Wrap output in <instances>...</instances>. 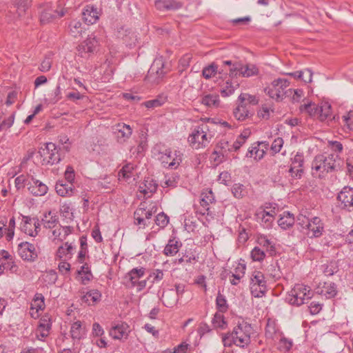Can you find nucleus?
<instances>
[{
    "label": "nucleus",
    "mask_w": 353,
    "mask_h": 353,
    "mask_svg": "<svg viewBox=\"0 0 353 353\" xmlns=\"http://www.w3.org/2000/svg\"><path fill=\"white\" fill-rule=\"evenodd\" d=\"M252 327L250 323L243 319L238 321L232 332L222 335V341L225 347H232L233 345L245 348L251 343L250 334Z\"/></svg>",
    "instance_id": "obj_1"
},
{
    "label": "nucleus",
    "mask_w": 353,
    "mask_h": 353,
    "mask_svg": "<svg viewBox=\"0 0 353 353\" xmlns=\"http://www.w3.org/2000/svg\"><path fill=\"white\" fill-rule=\"evenodd\" d=\"M340 161L341 159L337 154H317L312 161V175L316 178L323 179L327 173L341 170Z\"/></svg>",
    "instance_id": "obj_2"
},
{
    "label": "nucleus",
    "mask_w": 353,
    "mask_h": 353,
    "mask_svg": "<svg viewBox=\"0 0 353 353\" xmlns=\"http://www.w3.org/2000/svg\"><path fill=\"white\" fill-rule=\"evenodd\" d=\"M314 292L310 287L303 284H296L290 291L286 300L292 305L300 306L313 297Z\"/></svg>",
    "instance_id": "obj_3"
},
{
    "label": "nucleus",
    "mask_w": 353,
    "mask_h": 353,
    "mask_svg": "<svg viewBox=\"0 0 353 353\" xmlns=\"http://www.w3.org/2000/svg\"><path fill=\"white\" fill-rule=\"evenodd\" d=\"M38 152L41 159L42 165H52L59 163L61 160L59 150L52 142L43 144L39 148Z\"/></svg>",
    "instance_id": "obj_4"
},
{
    "label": "nucleus",
    "mask_w": 353,
    "mask_h": 353,
    "mask_svg": "<svg viewBox=\"0 0 353 353\" xmlns=\"http://www.w3.org/2000/svg\"><path fill=\"white\" fill-rule=\"evenodd\" d=\"M290 85V82L286 79L278 78L271 83V87L265 88V92L272 99L277 101H282L288 92H292V89H285Z\"/></svg>",
    "instance_id": "obj_5"
},
{
    "label": "nucleus",
    "mask_w": 353,
    "mask_h": 353,
    "mask_svg": "<svg viewBox=\"0 0 353 353\" xmlns=\"http://www.w3.org/2000/svg\"><path fill=\"white\" fill-rule=\"evenodd\" d=\"M250 288L251 294L256 298L262 297L265 294L268 287L267 281L263 273L257 270L252 272L250 277Z\"/></svg>",
    "instance_id": "obj_6"
},
{
    "label": "nucleus",
    "mask_w": 353,
    "mask_h": 353,
    "mask_svg": "<svg viewBox=\"0 0 353 353\" xmlns=\"http://www.w3.org/2000/svg\"><path fill=\"white\" fill-rule=\"evenodd\" d=\"M164 62L161 59H156L152 63L145 79L153 83H159L165 75Z\"/></svg>",
    "instance_id": "obj_7"
},
{
    "label": "nucleus",
    "mask_w": 353,
    "mask_h": 353,
    "mask_svg": "<svg viewBox=\"0 0 353 353\" xmlns=\"http://www.w3.org/2000/svg\"><path fill=\"white\" fill-rule=\"evenodd\" d=\"M98 45L99 41L95 37H88L77 47L78 55L82 58L88 59L94 54Z\"/></svg>",
    "instance_id": "obj_8"
},
{
    "label": "nucleus",
    "mask_w": 353,
    "mask_h": 353,
    "mask_svg": "<svg viewBox=\"0 0 353 353\" xmlns=\"http://www.w3.org/2000/svg\"><path fill=\"white\" fill-rule=\"evenodd\" d=\"M190 145L196 149L205 148L210 143L203 127H196L188 137Z\"/></svg>",
    "instance_id": "obj_9"
},
{
    "label": "nucleus",
    "mask_w": 353,
    "mask_h": 353,
    "mask_svg": "<svg viewBox=\"0 0 353 353\" xmlns=\"http://www.w3.org/2000/svg\"><path fill=\"white\" fill-rule=\"evenodd\" d=\"M18 253L23 260L30 262L34 261L38 256L34 245L27 241L18 245Z\"/></svg>",
    "instance_id": "obj_10"
},
{
    "label": "nucleus",
    "mask_w": 353,
    "mask_h": 353,
    "mask_svg": "<svg viewBox=\"0 0 353 353\" xmlns=\"http://www.w3.org/2000/svg\"><path fill=\"white\" fill-rule=\"evenodd\" d=\"M292 165L289 169L291 176L294 179H301L303 174L304 157L302 153L297 152L291 159Z\"/></svg>",
    "instance_id": "obj_11"
},
{
    "label": "nucleus",
    "mask_w": 353,
    "mask_h": 353,
    "mask_svg": "<svg viewBox=\"0 0 353 353\" xmlns=\"http://www.w3.org/2000/svg\"><path fill=\"white\" fill-rule=\"evenodd\" d=\"M337 199L341 203V208L349 212L353 211V188L345 186L338 194Z\"/></svg>",
    "instance_id": "obj_12"
},
{
    "label": "nucleus",
    "mask_w": 353,
    "mask_h": 353,
    "mask_svg": "<svg viewBox=\"0 0 353 353\" xmlns=\"http://www.w3.org/2000/svg\"><path fill=\"white\" fill-rule=\"evenodd\" d=\"M215 202L214 194L211 190H206L201 193L200 205L201 208L197 211L201 215L212 216V212L210 210V204Z\"/></svg>",
    "instance_id": "obj_13"
},
{
    "label": "nucleus",
    "mask_w": 353,
    "mask_h": 353,
    "mask_svg": "<svg viewBox=\"0 0 353 353\" xmlns=\"http://www.w3.org/2000/svg\"><path fill=\"white\" fill-rule=\"evenodd\" d=\"M65 12L63 10L58 11L49 6H46L40 14V22L42 25L47 24L57 18H61L65 15Z\"/></svg>",
    "instance_id": "obj_14"
},
{
    "label": "nucleus",
    "mask_w": 353,
    "mask_h": 353,
    "mask_svg": "<svg viewBox=\"0 0 353 353\" xmlns=\"http://www.w3.org/2000/svg\"><path fill=\"white\" fill-rule=\"evenodd\" d=\"M154 6L160 12L175 11L183 7V3L176 0H155Z\"/></svg>",
    "instance_id": "obj_15"
},
{
    "label": "nucleus",
    "mask_w": 353,
    "mask_h": 353,
    "mask_svg": "<svg viewBox=\"0 0 353 353\" xmlns=\"http://www.w3.org/2000/svg\"><path fill=\"white\" fill-rule=\"evenodd\" d=\"M113 129L114 130V133L117 134L118 142L121 143L125 142L132 133L131 127L123 123L116 124Z\"/></svg>",
    "instance_id": "obj_16"
},
{
    "label": "nucleus",
    "mask_w": 353,
    "mask_h": 353,
    "mask_svg": "<svg viewBox=\"0 0 353 353\" xmlns=\"http://www.w3.org/2000/svg\"><path fill=\"white\" fill-rule=\"evenodd\" d=\"M97 8L92 5H87L82 12V19L88 25L94 24L99 19Z\"/></svg>",
    "instance_id": "obj_17"
},
{
    "label": "nucleus",
    "mask_w": 353,
    "mask_h": 353,
    "mask_svg": "<svg viewBox=\"0 0 353 353\" xmlns=\"http://www.w3.org/2000/svg\"><path fill=\"white\" fill-rule=\"evenodd\" d=\"M307 229L312 232L311 237L318 238L321 236L324 232V224L321 218L314 216L310 219Z\"/></svg>",
    "instance_id": "obj_18"
},
{
    "label": "nucleus",
    "mask_w": 353,
    "mask_h": 353,
    "mask_svg": "<svg viewBox=\"0 0 353 353\" xmlns=\"http://www.w3.org/2000/svg\"><path fill=\"white\" fill-rule=\"evenodd\" d=\"M174 156L175 157H174L170 149L165 150L164 154L161 157V163L165 167L167 166L168 168L176 169L181 162V158H178L176 154H174Z\"/></svg>",
    "instance_id": "obj_19"
},
{
    "label": "nucleus",
    "mask_w": 353,
    "mask_h": 353,
    "mask_svg": "<svg viewBox=\"0 0 353 353\" xmlns=\"http://www.w3.org/2000/svg\"><path fill=\"white\" fill-rule=\"evenodd\" d=\"M32 183H30L28 189L30 192V193L36 196H41L45 195L48 190V186L42 183L41 181L34 179L32 176Z\"/></svg>",
    "instance_id": "obj_20"
},
{
    "label": "nucleus",
    "mask_w": 353,
    "mask_h": 353,
    "mask_svg": "<svg viewBox=\"0 0 353 353\" xmlns=\"http://www.w3.org/2000/svg\"><path fill=\"white\" fill-rule=\"evenodd\" d=\"M158 184L153 179L149 177L144 180V182L139 185V191L145 196L150 197L152 194L156 192Z\"/></svg>",
    "instance_id": "obj_21"
},
{
    "label": "nucleus",
    "mask_w": 353,
    "mask_h": 353,
    "mask_svg": "<svg viewBox=\"0 0 353 353\" xmlns=\"http://www.w3.org/2000/svg\"><path fill=\"white\" fill-rule=\"evenodd\" d=\"M278 225L283 230H288L293 226L295 222L294 216L289 211H285L280 214Z\"/></svg>",
    "instance_id": "obj_22"
},
{
    "label": "nucleus",
    "mask_w": 353,
    "mask_h": 353,
    "mask_svg": "<svg viewBox=\"0 0 353 353\" xmlns=\"http://www.w3.org/2000/svg\"><path fill=\"white\" fill-rule=\"evenodd\" d=\"M56 192L61 196H72L74 191L73 183L58 181L55 185Z\"/></svg>",
    "instance_id": "obj_23"
},
{
    "label": "nucleus",
    "mask_w": 353,
    "mask_h": 353,
    "mask_svg": "<svg viewBox=\"0 0 353 353\" xmlns=\"http://www.w3.org/2000/svg\"><path fill=\"white\" fill-rule=\"evenodd\" d=\"M85 327L83 325L81 321H77L72 324L70 334L73 339L80 340L85 337Z\"/></svg>",
    "instance_id": "obj_24"
},
{
    "label": "nucleus",
    "mask_w": 353,
    "mask_h": 353,
    "mask_svg": "<svg viewBox=\"0 0 353 353\" xmlns=\"http://www.w3.org/2000/svg\"><path fill=\"white\" fill-rule=\"evenodd\" d=\"M128 325L126 323L117 325L110 330V335L114 339L127 338L128 336Z\"/></svg>",
    "instance_id": "obj_25"
},
{
    "label": "nucleus",
    "mask_w": 353,
    "mask_h": 353,
    "mask_svg": "<svg viewBox=\"0 0 353 353\" xmlns=\"http://www.w3.org/2000/svg\"><path fill=\"white\" fill-rule=\"evenodd\" d=\"M182 246V243L180 241L176 239V238L169 239L166 244L163 253L165 256H174Z\"/></svg>",
    "instance_id": "obj_26"
},
{
    "label": "nucleus",
    "mask_w": 353,
    "mask_h": 353,
    "mask_svg": "<svg viewBox=\"0 0 353 353\" xmlns=\"http://www.w3.org/2000/svg\"><path fill=\"white\" fill-rule=\"evenodd\" d=\"M233 114L234 117L239 121H244L245 119L248 118L250 115H252L250 112L249 107L247 106V103L241 102L234 110Z\"/></svg>",
    "instance_id": "obj_27"
},
{
    "label": "nucleus",
    "mask_w": 353,
    "mask_h": 353,
    "mask_svg": "<svg viewBox=\"0 0 353 353\" xmlns=\"http://www.w3.org/2000/svg\"><path fill=\"white\" fill-rule=\"evenodd\" d=\"M125 34H123L121 31L118 32V37L121 38L125 44L132 48L134 46L138 41L136 33L130 30H125Z\"/></svg>",
    "instance_id": "obj_28"
},
{
    "label": "nucleus",
    "mask_w": 353,
    "mask_h": 353,
    "mask_svg": "<svg viewBox=\"0 0 353 353\" xmlns=\"http://www.w3.org/2000/svg\"><path fill=\"white\" fill-rule=\"evenodd\" d=\"M219 72V74H224V70L222 68H220L219 70V66L215 63H212L210 65L205 67L203 69L202 74L203 77L206 79H209L212 78V77H214L215 74Z\"/></svg>",
    "instance_id": "obj_29"
},
{
    "label": "nucleus",
    "mask_w": 353,
    "mask_h": 353,
    "mask_svg": "<svg viewBox=\"0 0 353 353\" xmlns=\"http://www.w3.org/2000/svg\"><path fill=\"white\" fill-rule=\"evenodd\" d=\"M163 303L167 307H172L179 300L177 295L175 294L174 290H169L165 294H163Z\"/></svg>",
    "instance_id": "obj_30"
},
{
    "label": "nucleus",
    "mask_w": 353,
    "mask_h": 353,
    "mask_svg": "<svg viewBox=\"0 0 353 353\" xmlns=\"http://www.w3.org/2000/svg\"><path fill=\"white\" fill-rule=\"evenodd\" d=\"M301 112H307L310 117H317L319 114V111H322V108H319V105H316L314 103H307L300 106Z\"/></svg>",
    "instance_id": "obj_31"
},
{
    "label": "nucleus",
    "mask_w": 353,
    "mask_h": 353,
    "mask_svg": "<svg viewBox=\"0 0 353 353\" xmlns=\"http://www.w3.org/2000/svg\"><path fill=\"white\" fill-rule=\"evenodd\" d=\"M23 221L21 225V231L30 236H36V230H33V225H32V218L28 216H23Z\"/></svg>",
    "instance_id": "obj_32"
},
{
    "label": "nucleus",
    "mask_w": 353,
    "mask_h": 353,
    "mask_svg": "<svg viewBox=\"0 0 353 353\" xmlns=\"http://www.w3.org/2000/svg\"><path fill=\"white\" fill-rule=\"evenodd\" d=\"M145 270L144 268H133L128 273L126 277H128L132 285L134 286L137 281L144 275Z\"/></svg>",
    "instance_id": "obj_33"
},
{
    "label": "nucleus",
    "mask_w": 353,
    "mask_h": 353,
    "mask_svg": "<svg viewBox=\"0 0 353 353\" xmlns=\"http://www.w3.org/2000/svg\"><path fill=\"white\" fill-rule=\"evenodd\" d=\"M219 103V97L216 94H206L201 99V103L209 108H217Z\"/></svg>",
    "instance_id": "obj_34"
},
{
    "label": "nucleus",
    "mask_w": 353,
    "mask_h": 353,
    "mask_svg": "<svg viewBox=\"0 0 353 353\" xmlns=\"http://www.w3.org/2000/svg\"><path fill=\"white\" fill-rule=\"evenodd\" d=\"M212 325L214 328L224 330L227 327L228 323L223 316V313L216 312L212 320Z\"/></svg>",
    "instance_id": "obj_35"
},
{
    "label": "nucleus",
    "mask_w": 353,
    "mask_h": 353,
    "mask_svg": "<svg viewBox=\"0 0 353 353\" xmlns=\"http://www.w3.org/2000/svg\"><path fill=\"white\" fill-rule=\"evenodd\" d=\"M69 28L71 35L75 38L81 37L82 32L85 30L80 21L74 20L70 23Z\"/></svg>",
    "instance_id": "obj_36"
},
{
    "label": "nucleus",
    "mask_w": 353,
    "mask_h": 353,
    "mask_svg": "<svg viewBox=\"0 0 353 353\" xmlns=\"http://www.w3.org/2000/svg\"><path fill=\"white\" fill-rule=\"evenodd\" d=\"M216 308L217 312L221 313H225L229 309V305L227 303L226 299L225 296L220 292V291H219L216 298Z\"/></svg>",
    "instance_id": "obj_37"
},
{
    "label": "nucleus",
    "mask_w": 353,
    "mask_h": 353,
    "mask_svg": "<svg viewBox=\"0 0 353 353\" xmlns=\"http://www.w3.org/2000/svg\"><path fill=\"white\" fill-rule=\"evenodd\" d=\"M44 301L45 298L42 294L36 293L33 299V303L31 304L30 309H36V313H37L39 310H44L46 307Z\"/></svg>",
    "instance_id": "obj_38"
},
{
    "label": "nucleus",
    "mask_w": 353,
    "mask_h": 353,
    "mask_svg": "<svg viewBox=\"0 0 353 353\" xmlns=\"http://www.w3.org/2000/svg\"><path fill=\"white\" fill-rule=\"evenodd\" d=\"M11 3L17 9L19 17L24 15L29 8L27 0H12Z\"/></svg>",
    "instance_id": "obj_39"
},
{
    "label": "nucleus",
    "mask_w": 353,
    "mask_h": 353,
    "mask_svg": "<svg viewBox=\"0 0 353 353\" xmlns=\"http://www.w3.org/2000/svg\"><path fill=\"white\" fill-rule=\"evenodd\" d=\"M230 143L225 140H221L216 145L213 154H220L222 157H228Z\"/></svg>",
    "instance_id": "obj_40"
},
{
    "label": "nucleus",
    "mask_w": 353,
    "mask_h": 353,
    "mask_svg": "<svg viewBox=\"0 0 353 353\" xmlns=\"http://www.w3.org/2000/svg\"><path fill=\"white\" fill-rule=\"evenodd\" d=\"M321 292L328 299L334 298L337 294L336 285L332 282L325 283Z\"/></svg>",
    "instance_id": "obj_41"
},
{
    "label": "nucleus",
    "mask_w": 353,
    "mask_h": 353,
    "mask_svg": "<svg viewBox=\"0 0 353 353\" xmlns=\"http://www.w3.org/2000/svg\"><path fill=\"white\" fill-rule=\"evenodd\" d=\"M45 219H42V222H43L44 227L46 228H53L57 223L59 222V218L57 215H52V212L50 211L48 213H46Z\"/></svg>",
    "instance_id": "obj_42"
},
{
    "label": "nucleus",
    "mask_w": 353,
    "mask_h": 353,
    "mask_svg": "<svg viewBox=\"0 0 353 353\" xmlns=\"http://www.w3.org/2000/svg\"><path fill=\"white\" fill-rule=\"evenodd\" d=\"M134 166L131 163L125 164L119 172V176L122 177L126 181L132 176Z\"/></svg>",
    "instance_id": "obj_43"
},
{
    "label": "nucleus",
    "mask_w": 353,
    "mask_h": 353,
    "mask_svg": "<svg viewBox=\"0 0 353 353\" xmlns=\"http://www.w3.org/2000/svg\"><path fill=\"white\" fill-rule=\"evenodd\" d=\"M258 73L259 69L254 64H246L243 65V69L241 70V76L243 77H250L258 74Z\"/></svg>",
    "instance_id": "obj_44"
},
{
    "label": "nucleus",
    "mask_w": 353,
    "mask_h": 353,
    "mask_svg": "<svg viewBox=\"0 0 353 353\" xmlns=\"http://www.w3.org/2000/svg\"><path fill=\"white\" fill-rule=\"evenodd\" d=\"M101 296V294L98 290H91L82 297V300L88 303L90 299L92 303H96L100 300Z\"/></svg>",
    "instance_id": "obj_45"
},
{
    "label": "nucleus",
    "mask_w": 353,
    "mask_h": 353,
    "mask_svg": "<svg viewBox=\"0 0 353 353\" xmlns=\"http://www.w3.org/2000/svg\"><path fill=\"white\" fill-rule=\"evenodd\" d=\"M259 147V146H257V144L256 145H253L248 150V152L246 156L252 157L253 155H254V158L255 159H261L265 154V150L263 148L260 149Z\"/></svg>",
    "instance_id": "obj_46"
},
{
    "label": "nucleus",
    "mask_w": 353,
    "mask_h": 353,
    "mask_svg": "<svg viewBox=\"0 0 353 353\" xmlns=\"http://www.w3.org/2000/svg\"><path fill=\"white\" fill-rule=\"evenodd\" d=\"M243 69V65L240 62H234L229 68V75L231 78L241 76V70Z\"/></svg>",
    "instance_id": "obj_47"
},
{
    "label": "nucleus",
    "mask_w": 353,
    "mask_h": 353,
    "mask_svg": "<svg viewBox=\"0 0 353 353\" xmlns=\"http://www.w3.org/2000/svg\"><path fill=\"white\" fill-rule=\"evenodd\" d=\"M239 101L241 103H246L248 101L250 105H256L259 103V99L254 95H251L247 93H242L239 96Z\"/></svg>",
    "instance_id": "obj_48"
},
{
    "label": "nucleus",
    "mask_w": 353,
    "mask_h": 353,
    "mask_svg": "<svg viewBox=\"0 0 353 353\" xmlns=\"http://www.w3.org/2000/svg\"><path fill=\"white\" fill-rule=\"evenodd\" d=\"M237 86H239L238 83H236L235 85H233L231 81H227L225 82V86L223 87L221 90V96L226 97L231 95L233 94Z\"/></svg>",
    "instance_id": "obj_49"
},
{
    "label": "nucleus",
    "mask_w": 353,
    "mask_h": 353,
    "mask_svg": "<svg viewBox=\"0 0 353 353\" xmlns=\"http://www.w3.org/2000/svg\"><path fill=\"white\" fill-rule=\"evenodd\" d=\"M52 327L51 316L48 314H44L39 320L38 325L39 329H46L50 330Z\"/></svg>",
    "instance_id": "obj_50"
},
{
    "label": "nucleus",
    "mask_w": 353,
    "mask_h": 353,
    "mask_svg": "<svg viewBox=\"0 0 353 353\" xmlns=\"http://www.w3.org/2000/svg\"><path fill=\"white\" fill-rule=\"evenodd\" d=\"M232 192L235 198H243L245 194L244 185L241 183H234L232 188Z\"/></svg>",
    "instance_id": "obj_51"
},
{
    "label": "nucleus",
    "mask_w": 353,
    "mask_h": 353,
    "mask_svg": "<svg viewBox=\"0 0 353 353\" xmlns=\"http://www.w3.org/2000/svg\"><path fill=\"white\" fill-rule=\"evenodd\" d=\"M155 223L161 228H164L169 222V216L164 212H160L155 218Z\"/></svg>",
    "instance_id": "obj_52"
},
{
    "label": "nucleus",
    "mask_w": 353,
    "mask_h": 353,
    "mask_svg": "<svg viewBox=\"0 0 353 353\" xmlns=\"http://www.w3.org/2000/svg\"><path fill=\"white\" fill-rule=\"evenodd\" d=\"M319 108H322V111H319L318 118L321 121H324L327 119L331 114V105L325 103L320 105Z\"/></svg>",
    "instance_id": "obj_53"
},
{
    "label": "nucleus",
    "mask_w": 353,
    "mask_h": 353,
    "mask_svg": "<svg viewBox=\"0 0 353 353\" xmlns=\"http://www.w3.org/2000/svg\"><path fill=\"white\" fill-rule=\"evenodd\" d=\"M265 256V252L259 247H255L251 251V257L254 261H261Z\"/></svg>",
    "instance_id": "obj_54"
},
{
    "label": "nucleus",
    "mask_w": 353,
    "mask_h": 353,
    "mask_svg": "<svg viewBox=\"0 0 353 353\" xmlns=\"http://www.w3.org/2000/svg\"><path fill=\"white\" fill-rule=\"evenodd\" d=\"M264 212H260L257 213V216H259V218L261 219L262 223L264 224V226L265 228H271L272 224L274 220V216H266L264 214Z\"/></svg>",
    "instance_id": "obj_55"
},
{
    "label": "nucleus",
    "mask_w": 353,
    "mask_h": 353,
    "mask_svg": "<svg viewBox=\"0 0 353 353\" xmlns=\"http://www.w3.org/2000/svg\"><path fill=\"white\" fill-rule=\"evenodd\" d=\"M283 145V140L281 137H278L274 139L272 143L270 150L273 154H276L281 151V148Z\"/></svg>",
    "instance_id": "obj_56"
},
{
    "label": "nucleus",
    "mask_w": 353,
    "mask_h": 353,
    "mask_svg": "<svg viewBox=\"0 0 353 353\" xmlns=\"http://www.w3.org/2000/svg\"><path fill=\"white\" fill-rule=\"evenodd\" d=\"M327 146L336 153H341L343 150V144L337 141H328Z\"/></svg>",
    "instance_id": "obj_57"
},
{
    "label": "nucleus",
    "mask_w": 353,
    "mask_h": 353,
    "mask_svg": "<svg viewBox=\"0 0 353 353\" xmlns=\"http://www.w3.org/2000/svg\"><path fill=\"white\" fill-rule=\"evenodd\" d=\"M78 277L80 279L81 283L85 285L93 279V274L91 270H85V272H83L81 276H77L76 279Z\"/></svg>",
    "instance_id": "obj_58"
},
{
    "label": "nucleus",
    "mask_w": 353,
    "mask_h": 353,
    "mask_svg": "<svg viewBox=\"0 0 353 353\" xmlns=\"http://www.w3.org/2000/svg\"><path fill=\"white\" fill-rule=\"evenodd\" d=\"M14 120V114H12L8 119H4L2 122H0V131L10 128Z\"/></svg>",
    "instance_id": "obj_59"
},
{
    "label": "nucleus",
    "mask_w": 353,
    "mask_h": 353,
    "mask_svg": "<svg viewBox=\"0 0 353 353\" xmlns=\"http://www.w3.org/2000/svg\"><path fill=\"white\" fill-rule=\"evenodd\" d=\"M75 173L73 168L71 165H68L65 172V182L72 183L74 181Z\"/></svg>",
    "instance_id": "obj_60"
},
{
    "label": "nucleus",
    "mask_w": 353,
    "mask_h": 353,
    "mask_svg": "<svg viewBox=\"0 0 353 353\" xmlns=\"http://www.w3.org/2000/svg\"><path fill=\"white\" fill-rule=\"evenodd\" d=\"M164 103V101L160 99H154L149 100L143 103V105L148 108H154L161 106Z\"/></svg>",
    "instance_id": "obj_61"
},
{
    "label": "nucleus",
    "mask_w": 353,
    "mask_h": 353,
    "mask_svg": "<svg viewBox=\"0 0 353 353\" xmlns=\"http://www.w3.org/2000/svg\"><path fill=\"white\" fill-rule=\"evenodd\" d=\"M352 115V113L350 112L346 115L342 117L343 124L349 130H353V118Z\"/></svg>",
    "instance_id": "obj_62"
},
{
    "label": "nucleus",
    "mask_w": 353,
    "mask_h": 353,
    "mask_svg": "<svg viewBox=\"0 0 353 353\" xmlns=\"http://www.w3.org/2000/svg\"><path fill=\"white\" fill-rule=\"evenodd\" d=\"M250 21H251V17L249 16L232 19L230 21L231 23L233 26H239V25L246 26V25H248Z\"/></svg>",
    "instance_id": "obj_63"
},
{
    "label": "nucleus",
    "mask_w": 353,
    "mask_h": 353,
    "mask_svg": "<svg viewBox=\"0 0 353 353\" xmlns=\"http://www.w3.org/2000/svg\"><path fill=\"white\" fill-rule=\"evenodd\" d=\"M26 181H27V177L25 175L21 174V175L17 176L14 180L16 188L17 190L23 188L26 186V185H28L26 183Z\"/></svg>",
    "instance_id": "obj_64"
}]
</instances>
